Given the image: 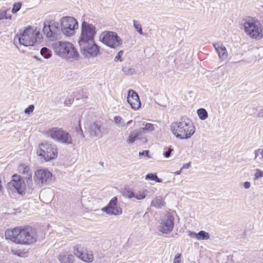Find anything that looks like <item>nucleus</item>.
Instances as JSON below:
<instances>
[{"instance_id":"f257e3e1","label":"nucleus","mask_w":263,"mask_h":263,"mask_svg":"<svg viewBox=\"0 0 263 263\" xmlns=\"http://www.w3.org/2000/svg\"><path fill=\"white\" fill-rule=\"evenodd\" d=\"M5 236L6 239L20 245H29L36 241V235L29 227L8 229L5 232Z\"/></svg>"},{"instance_id":"f03ea898","label":"nucleus","mask_w":263,"mask_h":263,"mask_svg":"<svg viewBox=\"0 0 263 263\" xmlns=\"http://www.w3.org/2000/svg\"><path fill=\"white\" fill-rule=\"evenodd\" d=\"M51 47L54 53L62 59L73 61L78 60L79 53L73 44L68 41H55Z\"/></svg>"},{"instance_id":"7ed1b4c3","label":"nucleus","mask_w":263,"mask_h":263,"mask_svg":"<svg viewBox=\"0 0 263 263\" xmlns=\"http://www.w3.org/2000/svg\"><path fill=\"white\" fill-rule=\"evenodd\" d=\"M171 130L176 138L187 139L195 133V127L190 119L182 118L179 121L172 123Z\"/></svg>"},{"instance_id":"20e7f679","label":"nucleus","mask_w":263,"mask_h":263,"mask_svg":"<svg viewBox=\"0 0 263 263\" xmlns=\"http://www.w3.org/2000/svg\"><path fill=\"white\" fill-rule=\"evenodd\" d=\"M42 34L36 28L29 26L22 31L20 30L17 33L14 41L17 40L21 45L24 46H31L37 42H40Z\"/></svg>"},{"instance_id":"39448f33","label":"nucleus","mask_w":263,"mask_h":263,"mask_svg":"<svg viewBox=\"0 0 263 263\" xmlns=\"http://www.w3.org/2000/svg\"><path fill=\"white\" fill-rule=\"evenodd\" d=\"M243 27L246 34L250 38L259 40L263 36L262 25L256 18L248 17L243 20Z\"/></svg>"},{"instance_id":"423d86ee","label":"nucleus","mask_w":263,"mask_h":263,"mask_svg":"<svg viewBox=\"0 0 263 263\" xmlns=\"http://www.w3.org/2000/svg\"><path fill=\"white\" fill-rule=\"evenodd\" d=\"M47 136L60 143L69 145L73 143L71 136L66 131L58 127H53L47 131Z\"/></svg>"},{"instance_id":"0eeeda50","label":"nucleus","mask_w":263,"mask_h":263,"mask_svg":"<svg viewBox=\"0 0 263 263\" xmlns=\"http://www.w3.org/2000/svg\"><path fill=\"white\" fill-rule=\"evenodd\" d=\"M61 31L67 36L75 35L76 30L79 28L78 21L71 16L63 17L61 22Z\"/></svg>"},{"instance_id":"6e6552de","label":"nucleus","mask_w":263,"mask_h":263,"mask_svg":"<svg viewBox=\"0 0 263 263\" xmlns=\"http://www.w3.org/2000/svg\"><path fill=\"white\" fill-rule=\"evenodd\" d=\"M100 39L103 44L111 48L120 46L123 43L122 40L113 31L102 32L100 35Z\"/></svg>"},{"instance_id":"1a4fd4ad","label":"nucleus","mask_w":263,"mask_h":263,"mask_svg":"<svg viewBox=\"0 0 263 263\" xmlns=\"http://www.w3.org/2000/svg\"><path fill=\"white\" fill-rule=\"evenodd\" d=\"M96 34V27L91 24L83 21L81 26V34L78 42L93 41Z\"/></svg>"},{"instance_id":"9d476101","label":"nucleus","mask_w":263,"mask_h":263,"mask_svg":"<svg viewBox=\"0 0 263 263\" xmlns=\"http://www.w3.org/2000/svg\"><path fill=\"white\" fill-rule=\"evenodd\" d=\"M39 156L42 157L46 161L55 159L58 156L57 147L48 143H42L39 146L37 152Z\"/></svg>"},{"instance_id":"9b49d317","label":"nucleus","mask_w":263,"mask_h":263,"mask_svg":"<svg viewBox=\"0 0 263 263\" xmlns=\"http://www.w3.org/2000/svg\"><path fill=\"white\" fill-rule=\"evenodd\" d=\"M81 53L87 58H95L99 52L98 46L93 41L78 42Z\"/></svg>"},{"instance_id":"f8f14e48","label":"nucleus","mask_w":263,"mask_h":263,"mask_svg":"<svg viewBox=\"0 0 263 263\" xmlns=\"http://www.w3.org/2000/svg\"><path fill=\"white\" fill-rule=\"evenodd\" d=\"M174 226V217L170 213H167L159 220L157 229L160 232L167 234L172 231Z\"/></svg>"},{"instance_id":"ddd939ff","label":"nucleus","mask_w":263,"mask_h":263,"mask_svg":"<svg viewBox=\"0 0 263 263\" xmlns=\"http://www.w3.org/2000/svg\"><path fill=\"white\" fill-rule=\"evenodd\" d=\"M73 252L76 257L85 262L90 263L94 259L92 252L80 245L75 246L73 247Z\"/></svg>"},{"instance_id":"4468645a","label":"nucleus","mask_w":263,"mask_h":263,"mask_svg":"<svg viewBox=\"0 0 263 263\" xmlns=\"http://www.w3.org/2000/svg\"><path fill=\"white\" fill-rule=\"evenodd\" d=\"M60 31L58 25L54 22H44L43 32L49 40L53 41L58 39Z\"/></svg>"},{"instance_id":"2eb2a0df","label":"nucleus","mask_w":263,"mask_h":263,"mask_svg":"<svg viewBox=\"0 0 263 263\" xmlns=\"http://www.w3.org/2000/svg\"><path fill=\"white\" fill-rule=\"evenodd\" d=\"M52 174L47 169H41L35 172L34 179L38 184H48L52 181Z\"/></svg>"},{"instance_id":"dca6fc26","label":"nucleus","mask_w":263,"mask_h":263,"mask_svg":"<svg viewBox=\"0 0 263 263\" xmlns=\"http://www.w3.org/2000/svg\"><path fill=\"white\" fill-rule=\"evenodd\" d=\"M102 211L110 215L117 216L122 213L121 208L118 204L117 197L112 198L108 204L102 209Z\"/></svg>"},{"instance_id":"f3484780","label":"nucleus","mask_w":263,"mask_h":263,"mask_svg":"<svg viewBox=\"0 0 263 263\" xmlns=\"http://www.w3.org/2000/svg\"><path fill=\"white\" fill-rule=\"evenodd\" d=\"M9 186L11 188L13 187V190H15L20 195H24L25 193L26 184L20 175H14Z\"/></svg>"},{"instance_id":"a211bd4d","label":"nucleus","mask_w":263,"mask_h":263,"mask_svg":"<svg viewBox=\"0 0 263 263\" xmlns=\"http://www.w3.org/2000/svg\"><path fill=\"white\" fill-rule=\"evenodd\" d=\"M127 101L132 108L135 110L139 109L141 107V104L139 97L138 93L133 89L128 90Z\"/></svg>"},{"instance_id":"6ab92c4d","label":"nucleus","mask_w":263,"mask_h":263,"mask_svg":"<svg viewBox=\"0 0 263 263\" xmlns=\"http://www.w3.org/2000/svg\"><path fill=\"white\" fill-rule=\"evenodd\" d=\"M89 132L92 137H101L102 136L101 126L96 122L90 124Z\"/></svg>"},{"instance_id":"aec40b11","label":"nucleus","mask_w":263,"mask_h":263,"mask_svg":"<svg viewBox=\"0 0 263 263\" xmlns=\"http://www.w3.org/2000/svg\"><path fill=\"white\" fill-rule=\"evenodd\" d=\"M215 50L217 52L219 58L221 60L226 59L228 56V53L225 46L221 43H217L213 44Z\"/></svg>"},{"instance_id":"412c9836","label":"nucleus","mask_w":263,"mask_h":263,"mask_svg":"<svg viewBox=\"0 0 263 263\" xmlns=\"http://www.w3.org/2000/svg\"><path fill=\"white\" fill-rule=\"evenodd\" d=\"M58 259L61 263H72L74 260V257L69 252L65 251L59 254Z\"/></svg>"},{"instance_id":"4be33fe9","label":"nucleus","mask_w":263,"mask_h":263,"mask_svg":"<svg viewBox=\"0 0 263 263\" xmlns=\"http://www.w3.org/2000/svg\"><path fill=\"white\" fill-rule=\"evenodd\" d=\"M189 236L191 238H195L197 240H208L210 238L209 233L200 231L198 233L189 231Z\"/></svg>"},{"instance_id":"5701e85b","label":"nucleus","mask_w":263,"mask_h":263,"mask_svg":"<svg viewBox=\"0 0 263 263\" xmlns=\"http://www.w3.org/2000/svg\"><path fill=\"white\" fill-rule=\"evenodd\" d=\"M164 199L162 196H156L151 201V206L156 209H161L165 206Z\"/></svg>"},{"instance_id":"b1692460","label":"nucleus","mask_w":263,"mask_h":263,"mask_svg":"<svg viewBox=\"0 0 263 263\" xmlns=\"http://www.w3.org/2000/svg\"><path fill=\"white\" fill-rule=\"evenodd\" d=\"M18 172L24 175L25 179H29L31 178V172L29 167L25 164H21L18 167Z\"/></svg>"},{"instance_id":"393cba45","label":"nucleus","mask_w":263,"mask_h":263,"mask_svg":"<svg viewBox=\"0 0 263 263\" xmlns=\"http://www.w3.org/2000/svg\"><path fill=\"white\" fill-rule=\"evenodd\" d=\"M140 134V131L138 130H135L132 131L126 140V142L128 143H133L135 140L137 139Z\"/></svg>"},{"instance_id":"a878e982","label":"nucleus","mask_w":263,"mask_h":263,"mask_svg":"<svg viewBox=\"0 0 263 263\" xmlns=\"http://www.w3.org/2000/svg\"><path fill=\"white\" fill-rule=\"evenodd\" d=\"M41 54L45 59H49L52 56V52L50 49L46 48L43 47L41 49L40 51Z\"/></svg>"},{"instance_id":"bb28decb","label":"nucleus","mask_w":263,"mask_h":263,"mask_svg":"<svg viewBox=\"0 0 263 263\" xmlns=\"http://www.w3.org/2000/svg\"><path fill=\"white\" fill-rule=\"evenodd\" d=\"M114 121L116 124L120 128L125 127V122L123 119L120 116H116L114 117Z\"/></svg>"},{"instance_id":"cd10ccee","label":"nucleus","mask_w":263,"mask_h":263,"mask_svg":"<svg viewBox=\"0 0 263 263\" xmlns=\"http://www.w3.org/2000/svg\"><path fill=\"white\" fill-rule=\"evenodd\" d=\"M197 113L199 118L202 120L206 119L208 117V114L206 110L204 108H200L198 109Z\"/></svg>"},{"instance_id":"c85d7f7f","label":"nucleus","mask_w":263,"mask_h":263,"mask_svg":"<svg viewBox=\"0 0 263 263\" xmlns=\"http://www.w3.org/2000/svg\"><path fill=\"white\" fill-rule=\"evenodd\" d=\"M122 195L124 197L130 199L134 197L135 193L132 190L125 188L122 191Z\"/></svg>"},{"instance_id":"c756f323","label":"nucleus","mask_w":263,"mask_h":263,"mask_svg":"<svg viewBox=\"0 0 263 263\" xmlns=\"http://www.w3.org/2000/svg\"><path fill=\"white\" fill-rule=\"evenodd\" d=\"M133 25L134 28L137 30L139 34L143 35L142 26L138 21L135 20H133Z\"/></svg>"},{"instance_id":"7c9ffc66","label":"nucleus","mask_w":263,"mask_h":263,"mask_svg":"<svg viewBox=\"0 0 263 263\" xmlns=\"http://www.w3.org/2000/svg\"><path fill=\"white\" fill-rule=\"evenodd\" d=\"M144 126L143 128H140L139 130H147L149 132L153 131L155 129L156 125L152 123H146V124H143Z\"/></svg>"},{"instance_id":"2f4dec72","label":"nucleus","mask_w":263,"mask_h":263,"mask_svg":"<svg viewBox=\"0 0 263 263\" xmlns=\"http://www.w3.org/2000/svg\"><path fill=\"white\" fill-rule=\"evenodd\" d=\"M145 179L154 180L156 182H161L162 180L158 178L156 174L150 173L148 174L145 176Z\"/></svg>"},{"instance_id":"473e14b6","label":"nucleus","mask_w":263,"mask_h":263,"mask_svg":"<svg viewBox=\"0 0 263 263\" xmlns=\"http://www.w3.org/2000/svg\"><path fill=\"white\" fill-rule=\"evenodd\" d=\"M146 194L145 191L143 190H140L137 192V193H135L134 198L137 199V200H142L145 198Z\"/></svg>"},{"instance_id":"72a5a7b5","label":"nucleus","mask_w":263,"mask_h":263,"mask_svg":"<svg viewBox=\"0 0 263 263\" xmlns=\"http://www.w3.org/2000/svg\"><path fill=\"white\" fill-rule=\"evenodd\" d=\"M122 70L126 74L132 75L134 73L135 70L132 68L125 66L123 67Z\"/></svg>"},{"instance_id":"f704fd0d","label":"nucleus","mask_w":263,"mask_h":263,"mask_svg":"<svg viewBox=\"0 0 263 263\" xmlns=\"http://www.w3.org/2000/svg\"><path fill=\"white\" fill-rule=\"evenodd\" d=\"M173 151V149L171 147H165L164 148V152L163 155L165 158H168L171 156V153Z\"/></svg>"},{"instance_id":"c9c22d12","label":"nucleus","mask_w":263,"mask_h":263,"mask_svg":"<svg viewBox=\"0 0 263 263\" xmlns=\"http://www.w3.org/2000/svg\"><path fill=\"white\" fill-rule=\"evenodd\" d=\"M254 177L255 179L256 180H257L261 177H263V171H261L259 169H256Z\"/></svg>"},{"instance_id":"e433bc0d","label":"nucleus","mask_w":263,"mask_h":263,"mask_svg":"<svg viewBox=\"0 0 263 263\" xmlns=\"http://www.w3.org/2000/svg\"><path fill=\"white\" fill-rule=\"evenodd\" d=\"M21 7V4L20 3H15L13 5V7L12 9V12L13 13H16L17 11H18L20 10Z\"/></svg>"},{"instance_id":"4c0bfd02","label":"nucleus","mask_w":263,"mask_h":263,"mask_svg":"<svg viewBox=\"0 0 263 263\" xmlns=\"http://www.w3.org/2000/svg\"><path fill=\"white\" fill-rule=\"evenodd\" d=\"M34 109V105H30L27 108H26L25 109L24 112L26 114L29 115L30 113L33 112Z\"/></svg>"},{"instance_id":"58836bf2","label":"nucleus","mask_w":263,"mask_h":263,"mask_svg":"<svg viewBox=\"0 0 263 263\" xmlns=\"http://www.w3.org/2000/svg\"><path fill=\"white\" fill-rule=\"evenodd\" d=\"M254 154L255 159H256L258 156L260 155L261 156V158L263 159V148H259L256 150Z\"/></svg>"},{"instance_id":"ea45409f","label":"nucleus","mask_w":263,"mask_h":263,"mask_svg":"<svg viewBox=\"0 0 263 263\" xmlns=\"http://www.w3.org/2000/svg\"><path fill=\"white\" fill-rule=\"evenodd\" d=\"M123 54V51L120 50L118 52V54L115 58V61L117 62L118 61H120V62L122 61V59H121V57Z\"/></svg>"},{"instance_id":"a19ab883","label":"nucleus","mask_w":263,"mask_h":263,"mask_svg":"<svg viewBox=\"0 0 263 263\" xmlns=\"http://www.w3.org/2000/svg\"><path fill=\"white\" fill-rule=\"evenodd\" d=\"M4 18L10 19V16L7 17V14L6 11L0 12V20H2Z\"/></svg>"},{"instance_id":"79ce46f5","label":"nucleus","mask_w":263,"mask_h":263,"mask_svg":"<svg viewBox=\"0 0 263 263\" xmlns=\"http://www.w3.org/2000/svg\"><path fill=\"white\" fill-rule=\"evenodd\" d=\"M181 262V254L178 253L176 255L174 260L173 263H180Z\"/></svg>"},{"instance_id":"37998d69","label":"nucleus","mask_w":263,"mask_h":263,"mask_svg":"<svg viewBox=\"0 0 263 263\" xmlns=\"http://www.w3.org/2000/svg\"><path fill=\"white\" fill-rule=\"evenodd\" d=\"M11 251L14 255H16L20 257L23 256L24 254V253L20 250L12 249Z\"/></svg>"},{"instance_id":"c03bdc74","label":"nucleus","mask_w":263,"mask_h":263,"mask_svg":"<svg viewBox=\"0 0 263 263\" xmlns=\"http://www.w3.org/2000/svg\"><path fill=\"white\" fill-rule=\"evenodd\" d=\"M148 153H149L148 151H142L141 152H140L139 155L140 156H146L148 158H149V156L148 155Z\"/></svg>"},{"instance_id":"a18cd8bd","label":"nucleus","mask_w":263,"mask_h":263,"mask_svg":"<svg viewBox=\"0 0 263 263\" xmlns=\"http://www.w3.org/2000/svg\"><path fill=\"white\" fill-rule=\"evenodd\" d=\"M243 187L245 189H249L251 186V183L249 181H246L245 182L243 183Z\"/></svg>"},{"instance_id":"49530a36","label":"nucleus","mask_w":263,"mask_h":263,"mask_svg":"<svg viewBox=\"0 0 263 263\" xmlns=\"http://www.w3.org/2000/svg\"><path fill=\"white\" fill-rule=\"evenodd\" d=\"M190 166H191V163L190 162H189L187 163H185V164H183L182 167L181 168V170H182L183 169L188 168H189L190 167Z\"/></svg>"},{"instance_id":"de8ad7c7","label":"nucleus","mask_w":263,"mask_h":263,"mask_svg":"<svg viewBox=\"0 0 263 263\" xmlns=\"http://www.w3.org/2000/svg\"><path fill=\"white\" fill-rule=\"evenodd\" d=\"M257 116L258 117H263V108H261L260 110H259Z\"/></svg>"},{"instance_id":"09e8293b","label":"nucleus","mask_w":263,"mask_h":263,"mask_svg":"<svg viewBox=\"0 0 263 263\" xmlns=\"http://www.w3.org/2000/svg\"><path fill=\"white\" fill-rule=\"evenodd\" d=\"M133 122V120L128 121L127 123H125V127L124 128H126L127 126H128L129 124H130Z\"/></svg>"},{"instance_id":"8fccbe9b","label":"nucleus","mask_w":263,"mask_h":263,"mask_svg":"<svg viewBox=\"0 0 263 263\" xmlns=\"http://www.w3.org/2000/svg\"><path fill=\"white\" fill-rule=\"evenodd\" d=\"M181 172V170L180 169L179 171H178L177 172H175V174L177 175H179V174H180Z\"/></svg>"},{"instance_id":"3c124183","label":"nucleus","mask_w":263,"mask_h":263,"mask_svg":"<svg viewBox=\"0 0 263 263\" xmlns=\"http://www.w3.org/2000/svg\"><path fill=\"white\" fill-rule=\"evenodd\" d=\"M80 134H81L82 135V136H83V137H84V135H83V131H82V130L81 129V128H80Z\"/></svg>"},{"instance_id":"603ef678","label":"nucleus","mask_w":263,"mask_h":263,"mask_svg":"<svg viewBox=\"0 0 263 263\" xmlns=\"http://www.w3.org/2000/svg\"><path fill=\"white\" fill-rule=\"evenodd\" d=\"M80 134H81L82 135V136H83V137H84V135H83V131H82V130L81 129V128H80Z\"/></svg>"},{"instance_id":"864d4df0","label":"nucleus","mask_w":263,"mask_h":263,"mask_svg":"<svg viewBox=\"0 0 263 263\" xmlns=\"http://www.w3.org/2000/svg\"><path fill=\"white\" fill-rule=\"evenodd\" d=\"M100 164H101L102 166H103V162H100Z\"/></svg>"},{"instance_id":"5fc2aeb1","label":"nucleus","mask_w":263,"mask_h":263,"mask_svg":"<svg viewBox=\"0 0 263 263\" xmlns=\"http://www.w3.org/2000/svg\"><path fill=\"white\" fill-rule=\"evenodd\" d=\"M10 18H11V15L10 14H9V15H7V17H10Z\"/></svg>"}]
</instances>
